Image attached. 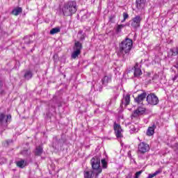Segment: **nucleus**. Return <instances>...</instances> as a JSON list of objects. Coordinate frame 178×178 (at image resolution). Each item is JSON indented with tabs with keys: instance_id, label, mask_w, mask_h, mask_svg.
Listing matches in <instances>:
<instances>
[{
	"instance_id": "f257e3e1",
	"label": "nucleus",
	"mask_w": 178,
	"mask_h": 178,
	"mask_svg": "<svg viewBox=\"0 0 178 178\" xmlns=\"http://www.w3.org/2000/svg\"><path fill=\"white\" fill-rule=\"evenodd\" d=\"M133 47V40L130 38H126L124 40H122L120 44L119 47V54L124 56L127 54L130 53L131 48Z\"/></svg>"
},
{
	"instance_id": "f03ea898",
	"label": "nucleus",
	"mask_w": 178,
	"mask_h": 178,
	"mask_svg": "<svg viewBox=\"0 0 178 178\" xmlns=\"http://www.w3.org/2000/svg\"><path fill=\"white\" fill-rule=\"evenodd\" d=\"M63 13L64 16H72L77 12V4L76 3V1H69L63 7Z\"/></svg>"
},
{
	"instance_id": "7ed1b4c3",
	"label": "nucleus",
	"mask_w": 178,
	"mask_h": 178,
	"mask_svg": "<svg viewBox=\"0 0 178 178\" xmlns=\"http://www.w3.org/2000/svg\"><path fill=\"white\" fill-rule=\"evenodd\" d=\"M90 163L93 170H95V173L96 177H98V175L102 172V169L101 168V160L98 158V156H94L90 160Z\"/></svg>"
},
{
	"instance_id": "20e7f679",
	"label": "nucleus",
	"mask_w": 178,
	"mask_h": 178,
	"mask_svg": "<svg viewBox=\"0 0 178 178\" xmlns=\"http://www.w3.org/2000/svg\"><path fill=\"white\" fill-rule=\"evenodd\" d=\"M83 49V45L80 42H75L74 47V51L72 52L71 55V58L72 59H76V58L79 57V55L81 54V49Z\"/></svg>"
},
{
	"instance_id": "39448f33",
	"label": "nucleus",
	"mask_w": 178,
	"mask_h": 178,
	"mask_svg": "<svg viewBox=\"0 0 178 178\" xmlns=\"http://www.w3.org/2000/svg\"><path fill=\"white\" fill-rule=\"evenodd\" d=\"M146 101L149 105H158L159 99L154 93H150L147 96Z\"/></svg>"
},
{
	"instance_id": "423d86ee",
	"label": "nucleus",
	"mask_w": 178,
	"mask_h": 178,
	"mask_svg": "<svg viewBox=\"0 0 178 178\" xmlns=\"http://www.w3.org/2000/svg\"><path fill=\"white\" fill-rule=\"evenodd\" d=\"M143 20V18L140 15H136L135 17L132 19L131 26L134 29H138L140 27V24L141 23V21Z\"/></svg>"
},
{
	"instance_id": "0eeeda50",
	"label": "nucleus",
	"mask_w": 178,
	"mask_h": 178,
	"mask_svg": "<svg viewBox=\"0 0 178 178\" xmlns=\"http://www.w3.org/2000/svg\"><path fill=\"white\" fill-rule=\"evenodd\" d=\"M138 152L140 154H145L149 151V145L144 142L140 143L138 146Z\"/></svg>"
},
{
	"instance_id": "6e6552de",
	"label": "nucleus",
	"mask_w": 178,
	"mask_h": 178,
	"mask_svg": "<svg viewBox=\"0 0 178 178\" xmlns=\"http://www.w3.org/2000/svg\"><path fill=\"white\" fill-rule=\"evenodd\" d=\"M145 108L139 106L136 110L134 111L131 118H138V116H141L145 113Z\"/></svg>"
},
{
	"instance_id": "1a4fd4ad",
	"label": "nucleus",
	"mask_w": 178,
	"mask_h": 178,
	"mask_svg": "<svg viewBox=\"0 0 178 178\" xmlns=\"http://www.w3.org/2000/svg\"><path fill=\"white\" fill-rule=\"evenodd\" d=\"M11 119H12V115H5V114L3 113L0 114L1 124H6V123H9Z\"/></svg>"
},
{
	"instance_id": "9d476101",
	"label": "nucleus",
	"mask_w": 178,
	"mask_h": 178,
	"mask_svg": "<svg viewBox=\"0 0 178 178\" xmlns=\"http://www.w3.org/2000/svg\"><path fill=\"white\" fill-rule=\"evenodd\" d=\"M113 127H114V131H115L117 138H121L122 131H123V130L122 129V127H120V124L115 122Z\"/></svg>"
},
{
	"instance_id": "9b49d317",
	"label": "nucleus",
	"mask_w": 178,
	"mask_h": 178,
	"mask_svg": "<svg viewBox=\"0 0 178 178\" xmlns=\"http://www.w3.org/2000/svg\"><path fill=\"white\" fill-rule=\"evenodd\" d=\"M136 5L138 10H142L145 6V0H136Z\"/></svg>"
},
{
	"instance_id": "f8f14e48",
	"label": "nucleus",
	"mask_w": 178,
	"mask_h": 178,
	"mask_svg": "<svg viewBox=\"0 0 178 178\" xmlns=\"http://www.w3.org/2000/svg\"><path fill=\"white\" fill-rule=\"evenodd\" d=\"M147 97V93L143 92L140 95H138V96L135 98V102H136L138 104H140V102H143L144 99Z\"/></svg>"
},
{
	"instance_id": "ddd939ff",
	"label": "nucleus",
	"mask_w": 178,
	"mask_h": 178,
	"mask_svg": "<svg viewBox=\"0 0 178 178\" xmlns=\"http://www.w3.org/2000/svg\"><path fill=\"white\" fill-rule=\"evenodd\" d=\"M135 71H134V76L135 77H140L141 74H143V72H141V69L138 66V63H136L134 66Z\"/></svg>"
},
{
	"instance_id": "4468645a",
	"label": "nucleus",
	"mask_w": 178,
	"mask_h": 178,
	"mask_svg": "<svg viewBox=\"0 0 178 178\" xmlns=\"http://www.w3.org/2000/svg\"><path fill=\"white\" fill-rule=\"evenodd\" d=\"M178 55V47H174L170 49L168 52V56H177Z\"/></svg>"
},
{
	"instance_id": "2eb2a0df",
	"label": "nucleus",
	"mask_w": 178,
	"mask_h": 178,
	"mask_svg": "<svg viewBox=\"0 0 178 178\" xmlns=\"http://www.w3.org/2000/svg\"><path fill=\"white\" fill-rule=\"evenodd\" d=\"M130 104V95H127L122 101V105L127 106Z\"/></svg>"
},
{
	"instance_id": "dca6fc26",
	"label": "nucleus",
	"mask_w": 178,
	"mask_h": 178,
	"mask_svg": "<svg viewBox=\"0 0 178 178\" xmlns=\"http://www.w3.org/2000/svg\"><path fill=\"white\" fill-rule=\"evenodd\" d=\"M84 178H92L94 177V171L85 170L83 172Z\"/></svg>"
},
{
	"instance_id": "f3484780",
	"label": "nucleus",
	"mask_w": 178,
	"mask_h": 178,
	"mask_svg": "<svg viewBox=\"0 0 178 178\" xmlns=\"http://www.w3.org/2000/svg\"><path fill=\"white\" fill-rule=\"evenodd\" d=\"M156 127L155 126V124L152 125V127H149L147 131V136H154V133H155Z\"/></svg>"
},
{
	"instance_id": "a211bd4d",
	"label": "nucleus",
	"mask_w": 178,
	"mask_h": 178,
	"mask_svg": "<svg viewBox=\"0 0 178 178\" xmlns=\"http://www.w3.org/2000/svg\"><path fill=\"white\" fill-rule=\"evenodd\" d=\"M102 84L106 85L108 83H111L112 81V78L111 76H105L102 79Z\"/></svg>"
},
{
	"instance_id": "6ab92c4d",
	"label": "nucleus",
	"mask_w": 178,
	"mask_h": 178,
	"mask_svg": "<svg viewBox=\"0 0 178 178\" xmlns=\"http://www.w3.org/2000/svg\"><path fill=\"white\" fill-rule=\"evenodd\" d=\"M17 166H18V168H21L22 169H23V168H24V166H26V162L24 160H20L19 161H17Z\"/></svg>"
},
{
	"instance_id": "aec40b11",
	"label": "nucleus",
	"mask_w": 178,
	"mask_h": 178,
	"mask_svg": "<svg viewBox=\"0 0 178 178\" xmlns=\"http://www.w3.org/2000/svg\"><path fill=\"white\" fill-rule=\"evenodd\" d=\"M22 8H18L14 9L13 10L12 13L15 16H17L18 15H20V13H22Z\"/></svg>"
},
{
	"instance_id": "412c9836",
	"label": "nucleus",
	"mask_w": 178,
	"mask_h": 178,
	"mask_svg": "<svg viewBox=\"0 0 178 178\" xmlns=\"http://www.w3.org/2000/svg\"><path fill=\"white\" fill-rule=\"evenodd\" d=\"M24 77L26 80H30V79L33 77V73H31V71H26L25 72Z\"/></svg>"
},
{
	"instance_id": "4be33fe9",
	"label": "nucleus",
	"mask_w": 178,
	"mask_h": 178,
	"mask_svg": "<svg viewBox=\"0 0 178 178\" xmlns=\"http://www.w3.org/2000/svg\"><path fill=\"white\" fill-rule=\"evenodd\" d=\"M57 33H60V28H54L50 31V34H51L52 35L54 34H57Z\"/></svg>"
},
{
	"instance_id": "5701e85b",
	"label": "nucleus",
	"mask_w": 178,
	"mask_h": 178,
	"mask_svg": "<svg viewBox=\"0 0 178 178\" xmlns=\"http://www.w3.org/2000/svg\"><path fill=\"white\" fill-rule=\"evenodd\" d=\"M124 26H125V25H124V24L118 25L117 28L115 29V32L117 33V34H119V33H121L122 29H123Z\"/></svg>"
},
{
	"instance_id": "b1692460",
	"label": "nucleus",
	"mask_w": 178,
	"mask_h": 178,
	"mask_svg": "<svg viewBox=\"0 0 178 178\" xmlns=\"http://www.w3.org/2000/svg\"><path fill=\"white\" fill-rule=\"evenodd\" d=\"M35 154V155H41V154H42V147L41 146L36 147Z\"/></svg>"
},
{
	"instance_id": "393cba45",
	"label": "nucleus",
	"mask_w": 178,
	"mask_h": 178,
	"mask_svg": "<svg viewBox=\"0 0 178 178\" xmlns=\"http://www.w3.org/2000/svg\"><path fill=\"white\" fill-rule=\"evenodd\" d=\"M162 170H156L153 174H149L148 177L147 178H153L155 177V176H157V175H159V173H161Z\"/></svg>"
},
{
	"instance_id": "a878e982",
	"label": "nucleus",
	"mask_w": 178,
	"mask_h": 178,
	"mask_svg": "<svg viewBox=\"0 0 178 178\" xmlns=\"http://www.w3.org/2000/svg\"><path fill=\"white\" fill-rule=\"evenodd\" d=\"M31 37L32 36H26L24 40V43L25 44H31L33 42V40H31Z\"/></svg>"
},
{
	"instance_id": "bb28decb",
	"label": "nucleus",
	"mask_w": 178,
	"mask_h": 178,
	"mask_svg": "<svg viewBox=\"0 0 178 178\" xmlns=\"http://www.w3.org/2000/svg\"><path fill=\"white\" fill-rule=\"evenodd\" d=\"M78 38H79V40H81V41H83V40L86 38V36H84V35L83 34V31H80L78 33Z\"/></svg>"
},
{
	"instance_id": "cd10ccee",
	"label": "nucleus",
	"mask_w": 178,
	"mask_h": 178,
	"mask_svg": "<svg viewBox=\"0 0 178 178\" xmlns=\"http://www.w3.org/2000/svg\"><path fill=\"white\" fill-rule=\"evenodd\" d=\"M3 87V81H0V94H1V95H3V94H5V90H2V88Z\"/></svg>"
},
{
	"instance_id": "c85d7f7f",
	"label": "nucleus",
	"mask_w": 178,
	"mask_h": 178,
	"mask_svg": "<svg viewBox=\"0 0 178 178\" xmlns=\"http://www.w3.org/2000/svg\"><path fill=\"white\" fill-rule=\"evenodd\" d=\"M94 88L97 90V91H101V90H102V86L99 85L98 83H96L95 85H94Z\"/></svg>"
},
{
	"instance_id": "c756f323",
	"label": "nucleus",
	"mask_w": 178,
	"mask_h": 178,
	"mask_svg": "<svg viewBox=\"0 0 178 178\" xmlns=\"http://www.w3.org/2000/svg\"><path fill=\"white\" fill-rule=\"evenodd\" d=\"M141 173H143V171H138L135 174V177L134 178H138L141 175Z\"/></svg>"
},
{
	"instance_id": "7c9ffc66",
	"label": "nucleus",
	"mask_w": 178,
	"mask_h": 178,
	"mask_svg": "<svg viewBox=\"0 0 178 178\" xmlns=\"http://www.w3.org/2000/svg\"><path fill=\"white\" fill-rule=\"evenodd\" d=\"M123 17H124V20H126L127 19H129V14H127V13H123Z\"/></svg>"
},
{
	"instance_id": "2f4dec72",
	"label": "nucleus",
	"mask_w": 178,
	"mask_h": 178,
	"mask_svg": "<svg viewBox=\"0 0 178 178\" xmlns=\"http://www.w3.org/2000/svg\"><path fill=\"white\" fill-rule=\"evenodd\" d=\"M102 163L104 168H105V165H106V161H105V159H102Z\"/></svg>"
},
{
	"instance_id": "473e14b6",
	"label": "nucleus",
	"mask_w": 178,
	"mask_h": 178,
	"mask_svg": "<svg viewBox=\"0 0 178 178\" xmlns=\"http://www.w3.org/2000/svg\"><path fill=\"white\" fill-rule=\"evenodd\" d=\"M177 79H178V74L175 75V76L172 78V80L174 81H177Z\"/></svg>"
},
{
	"instance_id": "72a5a7b5",
	"label": "nucleus",
	"mask_w": 178,
	"mask_h": 178,
	"mask_svg": "<svg viewBox=\"0 0 178 178\" xmlns=\"http://www.w3.org/2000/svg\"><path fill=\"white\" fill-rule=\"evenodd\" d=\"M174 66H175V67H176V69H178V61L177 62L176 65Z\"/></svg>"
},
{
	"instance_id": "f704fd0d",
	"label": "nucleus",
	"mask_w": 178,
	"mask_h": 178,
	"mask_svg": "<svg viewBox=\"0 0 178 178\" xmlns=\"http://www.w3.org/2000/svg\"><path fill=\"white\" fill-rule=\"evenodd\" d=\"M124 22H126V20H124V18L123 19V20L121 21V23H124Z\"/></svg>"
},
{
	"instance_id": "c9c22d12",
	"label": "nucleus",
	"mask_w": 178,
	"mask_h": 178,
	"mask_svg": "<svg viewBox=\"0 0 178 178\" xmlns=\"http://www.w3.org/2000/svg\"><path fill=\"white\" fill-rule=\"evenodd\" d=\"M22 154H24V152H22Z\"/></svg>"
},
{
	"instance_id": "e433bc0d",
	"label": "nucleus",
	"mask_w": 178,
	"mask_h": 178,
	"mask_svg": "<svg viewBox=\"0 0 178 178\" xmlns=\"http://www.w3.org/2000/svg\"><path fill=\"white\" fill-rule=\"evenodd\" d=\"M129 178H131V177H129Z\"/></svg>"
}]
</instances>
